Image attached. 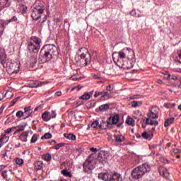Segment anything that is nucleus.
<instances>
[{
	"mask_svg": "<svg viewBox=\"0 0 181 181\" xmlns=\"http://www.w3.org/2000/svg\"><path fill=\"white\" fill-rule=\"evenodd\" d=\"M134 51L129 47L123 48L119 52H115L112 54V57L114 62L123 70H129L132 66L128 65V59H132Z\"/></svg>",
	"mask_w": 181,
	"mask_h": 181,
	"instance_id": "f257e3e1",
	"label": "nucleus"
},
{
	"mask_svg": "<svg viewBox=\"0 0 181 181\" xmlns=\"http://www.w3.org/2000/svg\"><path fill=\"white\" fill-rule=\"evenodd\" d=\"M0 62L3 67H6L9 74H18L19 73L21 64L15 61L6 60V55H0Z\"/></svg>",
	"mask_w": 181,
	"mask_h": 181,
	"instance_id": "f03ea898",
	"label": "nucleus"
},
{
	"mask_svg": "<svg viewBox=\"0 0 181 181\" xmlns=\"http://www.w3.org/2000/svg\"><path fill=\"white\" fill-rule=\"evenodd\" d=\"M40 53L45 62H50L52 59H57V55L59 54L57 48L53 45H44Z\"/></svg>",
	"mask_w": 181,
	"mask_h": 181,
	"instance_id": "7ed1b4c3",
	"label": "nucleus"
},
{
	"mask_svg": "<svg viewBox=\"0 0 181 181\" xmlns=\"http://www.w3.org/2000/svg\"><path fill=\"white\" fill-rule=\"evenodd\" d=\"M158 118H159V108L153 106L147 113V117L145 121L146 125H154L155 127L159 125V122L157 120Z\"/></svg>",
	"mask_w": 181,
	"mask_h": 181,
	"instance_id": "20e7f679",
	"label": "nucleus"
},
{
	"mask_svg": "<svg viewBox=\"0 0 181 181\" xmlns=\"http://www.w3.org/2000/svg\"><path fill=\"white\" fill-rule=\"evenodd\" d=\"M150 172L151 165H149L148 163H144L132 170V176L133 179H141V177H143L144 175L149 173Z\"/></svg>",
	"mask_w": 181,
	"mask_h": 181,
	"instance_id": "39448f33",
	"label": "nucleus"
},
{
	"mask_svg": "<svg viewBox=\"0 0 181 181\" xmlns=\"http://www.w3.org/2000/svg\"><path fill=\"white\" fill-rule=\"evenodd\" d=\"M41 44L42 39L36 36H32L27 42V49L30 51V53H39Z\"/></svg>",
	"mask_w": 181,
	"mask_h": 181,
	"instance_id": "423d86ee",
	"label": "nucleus"
},
{
	"mask_svg": "<svg viewBox=\"0 0 181 181\" xmlns=\"http://www.w3.org/2000/svg\"><path fill=\"white\" fill-rule=\"evenodd\" d=\"M81 50H85V52L78 57L77 64L81 66V67H86V66H88V64L91 63V55L86 49L81 48L80 52H81Z\"/></svg>",
	"mask_w": 181,
	"mask_h": 181,
	"instance_id": "0eeeda50",
	"label": "nucleus"
},
{
	"mask_svg": "<svg viewBox=\"0 0 181 181\" xmlns=\"http://www.w3.org/2000/svg\"><path fill=\"white\" fill-rule=\"evenodd\" d=\"M98 179L103 181H122V176L118 173H101L98 175Z\"/></svg>",
	"mask_w": 181,
	"mask_h": 181,
	"instance_id": "6e6552de",
	"label": "nucleus"
},
{
	"mask_svg": "<svg viewBox=\"0 0 181 181\" xmlns=\"http://www.w3.org/2000/svg\"><path fill=\"white\" fill-rule=\"evenodd\" d=\"M45 13V6L42 4L31 6V18L33 21H39L42 18V13Z\"/></svg>",
	"mask_w": 181,
	"mask_h": 181,
	"instance_id": "1a4fd4ad",
	"label": "nucleus"
},
{
	"mask_svg": "<svg viewBox=\"0 0 181 181\" xmlns=\"http://www.w3.org/2000/svg\"><path fill=\"white\" fill-rule=\"evenodd\" d=\"M94 168H95V158L94 156H90L83 163V168L85 173H91Z\"/></svg>",
	"mask_w": 181,
	"mask_h": 181,
	"instance_id": "9d476101",
	"label": "nucleus"
},
{
	"mask_svg": "<svg viewBox=\"0 0 181 181\" xmlns=\"http://www.w3.org/2000/svg\"><path fill=\"white\" fill-rule=\"evenodd\" d=\"M95 98H98V97H101L103 100H110V98H112V95L108 93V92L103 90V91H95L94 94Z\"/></svg>",
	"mask_w": 181,
	"mask_h": 181,
	"instance_id": "9b49d317",
	"label": "nucleus"
},
{
	"mask_svg": "<svg viewBox=\"0 0 181 181\" xmlns=\"http://www.w3.org/2000/svg\"><path fill=\"white\" fill-rule=\"evenodd\" d=\"M119 121V115H115L114 116H111L108 118L107 120V127H111V125H117L118 124V122Z\"/></svg>",
	"mask_w": 181,
	"mask_h": 181,
	"instance_id": "f8f14e48",
	"label": "nucleus"
},
{
	"mask_svg": "<svg viewBox=\"0 0 181 181\" xmlns=\"http://www.w3.org/2000/svg\"><path fill=\"white\" fill-rule=\"evenodd\" d=\"M29 135H33V132L32 130H27L23 132L19 136L18 139L21 140L22 142H28V137Z\"/></svg>",
	"mask_w": 181,
	"mask_h": 181,
	"instance_id": "ddd939ff",
	"label": "nucleus"
},
{
	"mask_svg": "<svg viewBox=\"0 0 181 181\" xmlns=\"http://www.w3.org/2000/svg\"><path fill=\"white\" fill-rule=\"evenodd\" d=\"M24 119H28L29 117H33V109H32L31 106H25L24 107Z\"/></svg>",
	"mask_w": 181,
	"mask_h": 181,
	"instance_id": "4468645a",
	"label": "nucleus"
},
{
	"mask_svg": "<svg viewBox=\"0 0 181 181\" xmlns=\"http://www.w3.org/2000/svg\"><path fill=\"white\" fill-rule=\"evenodd\" d=\"M108 153L106 151H100L98 154V159L100 162H104L108 159Z\"/></svg>",
	"mask_w": 181,
	"mask_h": 181,
	"instance_id": "2eb2a0df",
	"label": "nucleus"
},
{
	"mask_svg": "<svg viewBox=\"0 0 181 181\" xmlns=\"http://www.w3.org/2000/svg\"><path fill=\"white\" fill-rule=\"evenodd\" d=\"M11 6V0H0V9H5Z\"/></svg>",
	"mask_w": 181,
	"mask_h": 181,
	"instance_id": "dca6fc26",
	"label": "nucleus"
},
{
	"mask_svg": "<svg viewBox=\"0 0 181 181\" xmlns=\"http://www.w3.org/2000/svg\"><path fill=\"white\" fill-rule=\"evenodd\" d=\"M94 94V90L89 93H84L81 97H79V100H83L85 101H87L91 98V96Z\"/></svg>",
	"mask_w": 181,
	"mask_h": 181,
	"instance_id": "f3484780",
	"label": "nucleus"
},
{
	"mask_svg": "<svg viewBox=\"0 0 181 181\" xmlns=\"http://www.w3.org/2000/svg\"><path fill=\"white\" fill-rule=\"evenodd\" d=\"M27 125L28 124L25 123V124H21L16 127H13V128L14 129H16L14 134H18L19 132H22V131H25V128H26Z\"/></svg>",
	"mask_w": 181,
	"mask_h": 181,
	"instance_id": "a211bd4d",
	"label": "nucleus"
},
{
	"mask_svg": "<svg viewBox=\"0 0 181 181\" xmlns=\"http://www.w3.org/2000/svg\"><path fill=\"white\" fill-rule=\"evenodd\" d=\"M113 138L115 139V142H117V144H121V142H124L125 141V137L119 134H115Z\"/></svg>",
	"mask_w": 181,
	"mask_h": 181,
	"instance_id": "6ab92c4d",
	"label": "nucleus"
},
{
	"mask_svg": "<svg viewBox=\"0 0 181 181\" xmlns=\"http://www.w3.org/2000/svg\"><path fill=\"white\" fill-rule=\"evenodd\" d=\"M1 28H3V30L1 31L0 30V36H2L4 35V30H5V28H6V26H8V25L10 23L9 20H3V21H1Z\"/></svg>",
	"mask_w": 181,
	"mask_h": 181,
	"instance_id": "aec40b11",
	"label": "nucleus"
},
{
	"mask_svg": "<svg viewBox=\"0 0 181 181\" xmlns=\"http://www.w3.org/2000/svg\"><path fill=\"white\" fill-rule=\"evenodd\" d=\"M107 110H110V105L108 103L101 105L99 106L98 109H96V112H98V110L101 112H104V111H107Z\"/></svg>",
	"mask_w": 181,
	"mask_h": 181,
	"instance_id": "412c9836",
	"label": "nucleus"
},
{
	"mask_svg": "<svg viewBox=\"0 0 181 181\" xmlns=\"http://www.w3.org/2000/svg\"><path fill=\"white\" fill-rule=\"evenodd\" d=\"M141 136L144 139H147L148 141H151L153 138V133L148 134L146 132H144L141 134Z\"/></svg>",
	"mask_w": 181,
	"mask_h": 181,
	"instance_id": "4be33fe9",
	"label": "nucleus"
},
{
	"mask_svg": "<svg viewBox=\"0 0 181 181\" xmlns=\"http://www.w3.org/2000/svg\"><path fill=\"white\" fill-rule=\"evenodd\" d=\"M179 78H180V77H179L177 75L170 74H168L167 77V80L168 81L173 80L174 81H178Z\"/></svg>",
	"mask_w": 181,
	"mask_h": 181,
	"instance_id": "5701e85b",
	"label": "nucleus"
},
{
	"mask_svg": "<svg viewBox=\"0 0 181 181\" xmlns=\"http://www.w3.org/2000/svg\"><path fill=\"white\" fill-rule=\"evenodd\" d=\"M95 104H97L95 100H90L89 102L86 103V107L88 108V110H90L91 108H94V107H95Z\"/></svg>",
	"mask_w": 181,
	"mask_h": 181,
	"instance_id": "b1692460",
	"label": "nucleus"
},
{
	"mask_svg": "<svg viewBox=\"0 0 181 181\" xmlns=\"http://www.w3.org/2000/svg\"><path fill=\"white\" fill-rule=\"evenodd\" d=\"M43 168V161L42 160H38L35 163V170H40Z\"/></svg>",
	"mask_w": 181,
	"mask_h": 181,
	"instance_id": "393cba45",
	"label": "nucleus"
},
{
	"mask_svg": "<svg viewBox=\"0 0 181 181\" xmlns=\"http://www.w3.org/2000/svg\"><path fill=\"white\" fill-rule=\"evenodd\" d=\"M173 122H175V117L168 118L165 121L164 127L168 128V127H169L170 124H173Z\"/></svg>",
	"mask_w": 181,
	"mask_h": 181,
	"instance_id": "a878e982",
	"label": "nucleus"
},
{
	"mask_svg": "<svg viewBox=\"0 0 181 181\" xmlns=\"http://www.w3.org/2000/svg\"><path fill=\"white\" fill-rule=\"evenodd\" d=\"M64 138H66V139H69V141H76V135L73 134H64Z\"/></svg>",
	"mask_w": 181,
	"mask_h": 181,
	"instance_id": "bb28decb",
	"label": "nucleus"
},
{
	"mask_svg": "<svg viewBox=\"0 0 181 181\" xmlns=\"http://www.w3.org/2000/svg\"><path fill=\"white\" fill-rule=\"evenodd\" d=\"M126 123H127L128 125H131L132 127L135 126V120L131 117H127L126 119Z\"/></svg>",
	"mask_w": 181,
	"mask_h": 181,
	"instance_id": "cd10ccee",
	"label": "nucleus"
},
{
	"mask_svg": "<svg viewBox=\"0 0 181 181\" xmlns=\"http://www.w3.org/2000/svg\"><path fill=\"white\" fill-rule=\"evenodd\" d=\"M142 97H144L142 95L136 94L127 98V100L128 101H131V100H139L140 98H142Z\"/></svg>",
	"mask_w": 181,
	"mask_h": 181,
	"instance_id": "c85d7f7f",
	"label": "nucleus"
},
{
	"mask_svg": "<svg viewBox=\"0 0 181 181\" xmlns=\"http://www.w3.org/2000/svg\"><path fill=\"white\" fill-rule=\"evenodd\" d=\"M9 138H8V136H6V135L4 134L1 136V138L0 139V145H1V146L4 145V144H6V142H8Z\"/></svg>",
	"mask_w": 181,
	"mask_h": 181,
	"instance_id": "c756f323",
	"label": "nucleus"
},
{
	"mask_svg": "<svg viewBox=\"0 0 181 181\" xmlns=\"http://www.w3.org/2000/svg\"><path fill=\"white\" fill-rule=\"evenodd\" d=\"M49 114H50V112L46 111L42 115V119H44V121H50V116L49 117Z\"/></svg>",
	"mask_w": 181,
	"mask_h": 181,
	"instance_id": "7c9ffc66",
	"label": "nucleus"
},
{
	"mask_svg": "<svg viewBox=\"0 0 181 181\" xmlns=\"http://www.w3.org/2000/svg\"><path fill=\"white\" fill-rule=\"evenodd\" d=\"M61 173L64 175L66 177H73V175L70 171H67V170H63L61 171Z\"/></svg>",
	"mask_w": 181,
	"mask_h": 181,
	"instance_id": "2f4dec72",
	"label": "nucleus"
},
{
	"mask_svg": "<svg viewBox=\"0 0 181 181\" xmlns=\"http://www.w3.org/2000/svg\"><path fill=\"white\" fill-rule=\"evenodd\" d=\"M44 160H45V162H50V160H52V154L51 153H47L43 155L42 156Z\"/></svg>",
	"mask_w": 181,
	"mask_h": 181,
	"instance_id": "473e14b6",
	"label": "nucleus"
},
{
	"mask_svg": "<svg viewBox=\"0 0 181 181\" xmlns=\"http://www.w3.org/2000/svg\"><path fill=\"white\" fill-rule=\"evenodd\" d=\"M37 139H39V135L34 134L31 138L30 144H35Z\"/></svg>",
	"mask_w": 181,
	"mask_h": 181,
	"instance_id": "72a5a7b5",
	"label": "nucleus"
},
{
	"mask_svg": "<svg viewBox=\"0 0 181 181\" xmlns=\"http://www.w3.org/2000/svg\"><path fill=\"white\" fill-rule=\"evenodd\" d=\"M63 146H64V143H59L52 146V149H56L57 151H59V148H63Z\"/></svg>",
	"mask_w": 181,
	"mask_h": 181,
	"instance_id": "f704fd0d",
	"label": "nucleus"
},
{
	"mask_svg": "<svg viewBox=\"0 0 181 181\" xmlns=\"http://www.w3.org/2000/svg\"><path fill=\"white\" fill-rule=\"evenodd\" d=\"M21 9L22 15H26V13H28V6H26L25 5H23L21 6Z\"/></svg>",
	"mask_w": 181,
	"mask_h": 181,
	"instance_id": "c9c22d12",
	"label": "nucleus"
},
{
	"mask_svg": "<svg viewBox=\"0 0 181 181\" xmlns=\"http://www.w3.org/2000/svg\"><path fill=\"white\" fill-rule=\"evenodd\" d=\"M4 97L7 99L12 98V97H13V93L11 91H7L4 94Z\"/></svg>",
	"mask_w": 181,
	"mask_h": 181,
	"instance_id": "e433bc0d",
	"label": "nucleus"
},
{
	"mask_svg": "<svg viewBox=\"0 0 181 181\" xmlns=\"http://www.w3.org/2000/svg\"><path fill=\"white\" fill-rule=\"evenodd\" d=\"M52 138V134L46 133L45 135L42 136L41 139H50Z\"/></svg>",
	"mask_w": 181,
	"mask_h": 181,
	"instance_id": "4c0bfd02",
	"label": "nucleus"
},
{
	"mask_svg": "<svg viewBox=\"0 0 181 181\" xmlns=\"http://www.w3.org/2000/svg\"><path fill=\"white\" fill-rule=\"evenodd\" d=\"M25 113L22 110H19L16 112V116L17 118H22V117H24Z\"/></svg>",
	"mask_w": 181,
	"mask_h": 181,
	"instance_id": "58836bf2",
	"label": "nucleus"
},
{
	"mask_svg": "<svg viewBox=\"0 0 181 181\" xmlns=\"http://www.w3.org/2000/svg\"><path fill=\"white\" fill-rule=\"evenodd\" d=\"M57 117V113H56V110H52L49 113V118H56Z\"/></svg>",
	"mask_w": 181,
	"mask_h": 181,
	"instance_id": "ea45409f",
	"label": "nucleus"
},
{
	"mask_svg": "<svg viewBox=\"0 0 181 181\" xmlns=\"http://www.w3.org/2000/svg\"><path fill=\"white\" fill-rule=\"evenodd\" d=\"M99 124H100V122H98V120H95V121L92 122L91 127L92 128H97V127H98Z\"/></svg>",
	"mask_w": 181,
	"mask_h": 181,
	"instance_id": "a19ab883",
	"label": "nucleus"
},
{
	"mask_svg": "<svg viewBox=\"0 0 181 181\" xmlns=\"http://www.w3.org/2000/svg\"><path fill=\"white\" fill-rule=\"evenodd\" d=\"M16 163L17 165H23V159L19 158H16Z\"/></svg>",
	"mask_w": 181,
	"mask_h": 181,
	"instance_id": "79ce46f5",
	"label": "nucleus"
},
{
	"mask_svg": "<svg viewBox=\"0 0 181 181\" xmlns=\"http://www.w3.org/2000/svg\"><path fill=\"white\" fill-rule=\"evenodd\" d=\"M93 78H94V80H100V78H101V75L100 74H94L93 75Z\"/></svg>",
	"mask_w": 181,
	"mask_h": 181,
	"instance_id": "37998d69",
	"label": "nucleus"
},
{
	"mask_svg": "<svg viewBox=\"0 0 181 181\" xmlns=\"http://www.w3.org/2000/svg\"><path fill=\"white\" fill-rule=\"evenodd\" d=\"M1 176L4 177V179H7L8 178V170L2 171Z\"/></svg>",
	"mask_w": 181,
	"mask_h": 181,
	"instance_id": "c03bdc74",
	"label": "nucleus"
},
{
	"mask_svg": "<svg viewBox=\"0 0 181 181\" xmlns=\"http://www.w3.org/2000/svg\"><path fill=\"white\" fill-rule=\"evenodd\" d=\"M43 108V105H40L39 106L36 107L35 109H34V112H36L37 111H40L42 110Z\"/></svg>",
	"mask_w": 181,
	"mask_h": 181,
	"instance_id": "a18cd8bd",
	"label": "nucleus"
},
{
	"mask_svg": "<svg viewBox=\"0 0 181 181\" xmlns=\"http://www.w3.org/2000/svg\"><path fill=\"white\" fill-rule=\"evenodd\" d=\"M18 100H19V97L16 98L15 99L13 100V101L11 102V106L13 107L15 104L18 102Z\"/></svg>",
	"mask_w": 181,
	"mask_h": 181,
	"instance_id": "49530a36",
	"label": "nucleus"
},
{
	"mask_svg": "<svg viewBox=\"0 0 181 181\" xmlns=\"http://www.w3.org/2000/svg\"><path fill=\"white\" fill-rule=\"evenodd\" d=\"M175 62H177L178 63H181V51L178 52V56L175 59Z\"/></svg>",
	"mask_w": 181,
	"mask_h": 181,
	"instance_id": "de8ad7c7",
	"label": "nucleus"
},
{
	"mask_svg": "<svg viewBox=\"0 0 181 181\" xmlns=\"http://www.w3.org/2000/svg\"><path fill=\"white\" fill-rule=\"evenodd\" d=\"M131 105L133 108H136V107H138V102L134 100L131 102Z\"/></svg>",
	"mask_w": 181,
	"mask_h": 181,
	"instance_id": "09e8293b",
	"label": "nucleus"
},
{
	"mask_svg": "<svg viewBox=\"0 0 181 181\" xmlns=\"http://www.w3.org/2000/svg\"><path fill=\"white\" fill-rule=\"evenodd\" d=\"M16 21H18V17H16V16H13L8 20V21H10V23H11L12 22H16Z\"/></svg>",
	"mask_w": 181,
	"mask_h": 181,
	"instance_id": "8fccbe9b",
	"label": "nucleus"
},
{
	"mask_svg": "<svg viewBox=\"0 0 181 181\" xmlns=\"http://www.w3.org/2000/svg\"><path fill=\"white\" fill-rule=\"evenodd\" d=\"M5 98V95H4V93L1 92L0 93V101H4Z\"/></svg>",
	"mask_w": 181,
	"mask_h": 181,
	"instance_id": "3c124183",
	"label": "nucleus"
},
{
	"mask_svg": "<svg viewBox=\"0 0 181 181\" xmlns=\"http://www.w3.org/2000/svg\"><path fill=\"white\" fill-rule=\"evenodd\" d=\"M39 86H40V84L39 83H34L31 85V87L36 88L39 87Z\"/></svg>",
	"mask_w": 181,
	"mask_h": 181,
	"instance_id": "603ef678",
	"label": "nucleus"
},
{
	"mask_svg": "<svg viewBox=\"0 0 181 181\" xmlns=\"http://www.w3.org/2000/svg\"><path fill=\"white\" fill-rule=\"evenodd\" d=\"M0 155H1V158H5L7 156V153H6V151H4L1 152Z\"/></svg>",
	"mask_w": 181,
	"mask_h": 181,
	"instance_id": "864d4df0",
	"label": "nucleus"
},
{
	"mask_svg": "<svg viewBox=\"0 0 181 181\" xmlns=\"http://www.w3.org/2000/svg\"><path fill=\"white\" fill-rule=\"evenodd\" d=\"M107 140L109 141V142H114V141H115V139H112V136L111 135L108 136Z\"/></svg>",
	"mask_w": 181,
	"mask_h": 181,
	"instance_id": "5fc2aeb1",
	"label": "nucleus"
},
{
	"mask_svg": "<svg viewBox=\"0 0 181 181\" xmlns=\"http://www.w3.org/2000/svg\"><path fill=\"white\" fill-rule=\"evenodd\" d=\"M107 91H112L114 88L111 87V85H109L108 86L106 87Z\"/></svg>",
	"mask_w": 181,
	"mask_h": 181,
	"instance_id": "6e6d98bb",
	"label": "nucleus"
},
{
	"mask_svg": "<svg viewBox=\"0 0 181 181\" xmlns=\"http://www.w3.org/2000/svg\"><path fill=\"white\" fill-rule=\"evenodd\" d=\"M4 132L5 134H10L11 132H12V128H8L4 131Z\"/></svg>",
	"mask_w": 181,
	"mask_h": 181,
	"instance_id": "4d7b16f0",
	"label": "nucleus"
},
{
	"mask_svg": "<svg viewBox=\"0 0 181 181\" xmlns=\"http://www.w3.org/2000/svg\"><path fill=\"white\" fill-rule=\"evenodd\" d=\"M4 110H5V105H3L0 107V115L2 114V112H4Z\"/></svg>",
	"mask_w": 181,
	"mask_h": 181,
	"instance_id": "13d9d810",
	"label": "nucleus"
},
{
	"mask_svg": "<svg viewBox=\"0 0 181 181\" xmlns=\"http://www.w3.org/2000/svg\"><path fill=\"white\" fill-rule=\"evenodd\" d=\"M55 95H57V97H62V91L56 92Z\"/></svg>",
	"mask_w": 181,
	"mask_h": 181,
	"instance_id": "bf43d9fd",
	"label": "nucleus"
},
{
	"mask_svg": "<svg viewBox=\"0 0 181 181\" xmlns=\"http://www.w3.org/2000/svg\"><path fill=\"white\" fill-rule=\"evenodd\" d=\"M173 152H174V153H179L180 152V150L177 149V148H173Z\"/></svg>",
	"mask_w": 181,
	"mask_h": 181,
	"instance_id": "052dcab7",
	"label": "nucleus"
},
{
	"mask_svg": "<svg viewBox=\"0 0 181 181\" xmlns=\"http://www.w3.org/2000/svg\"><path fill=\"white\" fill-rule=\"evenodd\" d=\"M157 146H158V145L153 144V145L150 146L149 148H150V149H156Z\"/></svg>",
	"mask_w": 181,
	"mask_h": 181,
	"instance_id": "680f3d73",
	"label": "nucleus"
},
{
	"mask_svg": "<svg viewBox=\"0 0 181 181\" xmlns=\"http://www.w3.org/2000/svg\"><path fill=\"white\" fill-rule=\"evenodd\" d=\"M90 151H91V152H97V151H98V149H97V148L92 147V148H90Z\"/></svg>",
	"mask_w": 181,
	"mask_h": 181,
	"instance_id": "e2e57ef3",
	"label": "nucleus"
},
{
	"mask_svg": "<svg viewBox=\"0 0 181 181\" xmlns=\"http://www.w3.org/2000/svg\"><path fill=\"white\" fill-rule=\"evenodd\" d=\"M57 143V141H56V140H52L49 144H50V145H54Z\"/></svg>",
	"mask_w": 181,
	"mask_h": 181,
	"instance_id": "0e129e2a",
	"label": "nucleus"
},
{
	"mask_svg": "<svg viewBox=\"0 0 181 181\" xmlns=\"http://www.w3.org/2000/svg\"><path fill=\"white\" fill-rule=\"evenodd\" d=\"M74 104L78 105V107H79V105H81L82 103L80 101H76V102H74Z\"/></svg>",
	"mask_w": 181,
	"mask_h": 181,
	"instance_id": "69168bd1",
	"label": "nucleus"
},
{
	"mask_svg": "<svg viewBox=\"0 0 181 181\" xmlns=\"http://www.w3.org/2000/svg\"><path fill=\"white\" fill-rule=\"evenodd\" d=\"M178 81L180 83V85L178 86V88H181V78H180L178 79Z\"/></svg>",
	"mask_w": 181,
	"mask_h": 181,
	"instance_id": "338daca9",
	"label": "nucleus"
},
{
	"mask_svg": "<svg viewBox=\"0 0 181 181\" xmlns=\"http://www.w3.org/2000/svg\"><path fill=\"white\" fill-rule=\"evenodd\" d=\"M175 71H177V73H180L181 69H180V68L175 69Z\"/></svg>",
	"mask_w": 181,
	"mask_h": 181,
	"instance_id": "774afa93",
	"label": "nucleus"
}]
</instances>
